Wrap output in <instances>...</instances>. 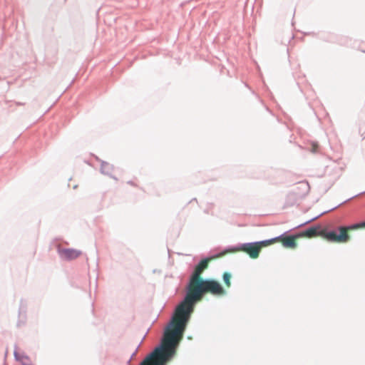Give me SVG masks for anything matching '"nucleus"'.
I'll use <instances>...</instances> for the list:
<instances>
[{"label": "nucleus", "instance_id": "nucleus-13", "mask_svg": "<svg viewBox=\"0 0 365 365\" xmlns=\"http://www.w3.org/2000/svg\"><path fill=\"white\" fill-rule=\"evenodd\" d=\"M128 184H130V185H134V186H137V185H136L135 183H134V182H130V181L128 182Z\"/></svg>", "mask_w": 365, "mask_h": 365}, {"label": "nucleus", "instance_id": "nucleus-9", "mask_svg": "<svg viewBox=\"0 0 365 365\" xmlns=\"http://www.w3.org/2000/svg\"><path fill=\"white\" fill-rule=\"evenodd\" d=\"M16 359L20 361L22 365H33L31 359L24 353L14 352Z\"/></svg>", "mask_w": 365, "mask_h": 365}, {"label": "nucleus", "instance_id": "nucleus-10", "mask_svg": "<svg viewBox=\"0 0 365 365\" xmlns=\"http://www.w3.org/2000/svg\"><path fill=\"white\" fill-rule=\"evenodd\" d=\"M230 279H231V274L228 272H225L223 274V280H224L225 285L227 287H230L231 285Z\"/></svg>", "mask_w": 365, "mask_h": 365}, {"label": "nucleus", "instance_id": "nucleus-5", "mask_svg": "<svg viewBox=\"0 0 365 365\" xmlns=\"http://www.w3.org/2000/svg\"><path fill=\"white\" fill-rule=\"evenodd\" d=\"M210 259H202L195 268L193 273L192 274L189 283L187 286V289H190L203 281L204 279L201 277L202 273L208 267Z\"/></svg>", "mask_w": 365, "mask_h": 365}, {"label": "nucleus", "instance_id": "nucleus-4", "mask_svg": "<svg viewBox=\"0 0 365 365\" xmlns=\"http://www.w3.org/2000/svg\"><path fill=\"white\" fill-rule=\"evenodd\" d=\"M269 240L257 242H251L243 244L240 250L246 252L252 259H256L259 257V252L262 247L270 245Z\"/></svg>", "mask_w": 365, "mask_h": 365}, {"label": "nucleus", "instance_id": "nucleus-2", "mask_svg": "<svg viewBox=\"0 0 365 365\" xmlns=\"http://www.w3.org/2000/svg\"><path fill=\"white\" fill-rule=\"evenodd\" d=\"M359 229H365V221L349 226H339L336 228V231H327L326 230H319V227H312L298 234V236L299 237L307 238L320 236L331 242L346 243L351 239L349 232Z\"/></svg>", "mask_w": 365, "mask_h": 365}, {"label": "nucleus", "instance_id": "nucleus-6", "mask_svg": "<svg viewBox=\"0 0 365 365\" xmlns=\"http://www.w3.org/2000/svg\"><path fill=\"white\" fill-rule=\"evenodd\" d=\"M298 238H299L298 235L286 236V237L279 236V237H277L272 238L271 240H269V241H271V242H269L270 245L275 242H279L282 244V245L284 247L294 249V248L297 247V240Z\"/></svg>", "mask_w": 365, "mask_h": 365}, {"label": "nucleus", "instance_id": "nucleus-7", "mask_svg": "<svg viewBox=\"0 0 365 365\" xmlns=\"http://www.w3.org/2000/svg\"><path fill=\"white\" fill-rule=\"evenodd\" d=\"M58 252L60 257L65 260H73L78 258L81 252L76 249H64L58 247Z\"/></svg>", "mask_w": 365, "mask_h": 365}, {"label": "nucleus", "instance_id": "nucleus-8", "mask_svg": "<svg viewBox=\"0 0 365 365\" xmlns=\"http://www.w3.org/2000/svg\"><path fill=\"white\" fill-rule=\"evenodd\" d=\"M114 168L112 165L106 162H102L101 165V173L110 176L111 178L117 180V178L113 175Z\"/></svg>", "mask_w": 365, "mask_h": 365}, {"label": "nucleus", "instance_id": "nucleus-12", "mask_svg": "<svg viewBox=\"0 0 365 365\" xmlns=\"http://www.w3.org/2000/svg\"><path fill=\"white\" fill-rule=\"evenodd\" d=\"M317 148H318V145H317V144H316V143H314V144L312 145V151H313V152H316V151H317Z\"/></svg>", "mask_w": 365, "mask_h": 365}, {"label": "nucleus", "instance_id": "nucleus-1", "mask_svg": "<svg viewBox=\"0 0 365 365\" xmlns=\"http://www.w3.org/2000/svg\"><path fill=\"white\" fill-rule=\"evenodd\" d=\"M206 293L222 296L226 292L218 282L212 279H204L193 287L186 289L185 297L176 307L172 319L164 331L160 345L148 357L165 365L175 355V349L183 337L186 325L194 311L195 304L201 301Z\"/></svg>", "mask_w": 365, "mask_h": 365}, {"label": "nucleus", "instance_id": "nucleus-3", "mask_svg": "<svg viewBox=\"0 0 365 365\" xmlns=\"http://www.w3.org/2000/svg\"><path fill=\"white\" fill-rule=\"evenodd\" d=\"M309 185L307 182H299L294 185L292 192L286 197V204L284 207L293 205L298 198L303 197L308 194Z\"/></svg>", "mask_w": 365, "mask_h": 365}, {"label": "nucleus", "instance_id": "nucleus-11", "mask_svg": "<svg viewBox=\"0 0 365 365\" xmlns=\"http://www.w3.org/2000/svg\"><path fill=\"white\" fill-rule=\"evenodd\" d=\"M359 132L361 135V138L365 139V127L364 126L360 128Z\"/></svg>", "mask_w": 365, "mask_h": 365}]
</instances>
